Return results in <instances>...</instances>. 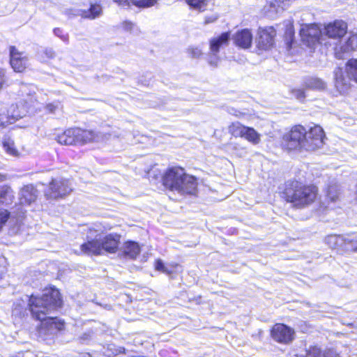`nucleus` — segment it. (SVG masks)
Listing matches in <instances>:
<instances>
[{"mask_svg": "<svg viewBox=\"0 0 357 357\" xmlns=\"http://www.w3.org/2000/svg\"><path fill=\"white\" fill-rule=\"evenodd\" d=\"M77 144H82L93 142L96 139V135L93 131L77 128Z\"/></svg>", "mask_w": 357, "mask_h": 357, "instance_id": "412c9836", "label": "nucleus"}, {"mask_svg": "<svg viewBox=\"0 0 357 357\" xmlns=\"http://www.w3.org/2000/svg\"><path fill=\"white\" fill-rule=\"evenodd\" d=\"M72 190L70 182L64 178L52 179L50 185L45 191V195L47 199H56L68 195Z\"/></svg>", "mask_w": 357, "mask_h": 357, "instance_id": "39448f33", "label": "nucleus"}, {"mask_svg": "<svg viewBox=\"0 0 357 357\" xmlns=\"http://www.w3.org/2000/svg\"><path fill=\"white\" fill-rule=\"evenodd\" d=\"M304 85L307 89L314 90H324L326 84L321 79L318 77H308L305 80Z\"/></svg>", "mask_w": 357, "mask_h": 357, "instance_id": "4be33fe9", "label": "nucleus"}, {"mask_svg": "<svg viewBox=\"0 0 357 357\" xmlns=\"http://www.w3.org/2000/svg\"><path fill=\"white\" fill-rule=\"evenodd\" d=\"M325 243L332 249L343 252L345 243V236L329 235L326 237Z\"/></svg>", "mask_w": 357, "mask_h": 357, "instance_id": "a211bd4d", "label": "nucleus"}, {"mask_svg": "<svg viewBox=\"0 0 357 357\" xmlns=\"http://www.w3.org/2000/svg\"><path fill=\"white\" fill-rule=\"evenodd\" d=\"M300 35L304 42L311 45L319 40L321 31L316 24H305L301 29Z\"/></svg>", "mask_w": 357, "mask_h": 357, "instance_id": "1a4fd4ad", "label": "nucleus"}, {"mask_svg": "<svg viewBox=\"0 0 357 357\" xmlns=\"http://www.w3.org/2000/svg\"><path fill=\"white\" fill-rule=\"evenodd\" d=\"M183 176L184 169L178 167L170 168L166 172L163 177V184L171 190L178 192V189H181V185L178 183H180L179 182Z\"/></svg>", "mask_w": 357, "mask_h": 357, "instance_id": "423d86ee", "label": "nucleus"}, {"mask_svg": "<svg viewBox=\"0 0 357 357\" xmlns=\"http://www.w3.org/2000/svg\"><path fill=\"white\" fill-rule=\"evenodd\" d=\"M155 268L157 271L165 273L167 275H169L172 272L169 271L165 266L163 261L161 259L156 260L155 263Z\"/></svg>", "mask_w": 357, "mask_h": 357, "instance_id": "c9c22d12", "label": "nucleus"}, {"mask_svg": "<svg viewBox=\"0 0 357 357\" xmlns=\"http://www.w3.org/2000/svg\"><path fill=\"white\" fill-rule=\"evenodd\" d=\"M134 24L131 22L125 21L122 23V27L125 31H131Z\"/></svg>", "mask_w": 357, "mask_h": 357, "instance_id": "a18cd8bd", "label": "nucleus"}, {"mask_svg": "<svg viewBox=\"0 0 357 357\" xmlns=\"http://www.w3.org/2000/svg\"><path fill=\"white\" fill-rule=\"evenodd\" d=\"M230 38V34L229 32L222 33L220 36L216 38H213L210 40V51L211 54L215 55L219 52L220 48L227 45Z\"/></svg>", "mask_w": 357, "mask_h": 357, "instance_id": "f3484780", "label": "nucleus"}, {"mask_svg": "<svg viewBox=\"0 0 357 357\" xmlns=\"http://www.w3.org/2000/svg\"><path fill=\"white\" fill-rule=\"evenodd\" d=\"M141 249L139 244L134 241H127L123 246V255L129 259H135L140 253Z\"/></svg>", "mask_w": 357, "mask_h": 357, "instance_id": "6ab92c4d", "label": "nucleus"}, {"mask_svg": "<svg viewBox=\"0 0 357 357\" xmlns=\"http://www.w3.org/2000/svg\"><path fill=\"white\" fill-rule=\"evenodd\" d=\"M347 25L342 20L335 21L325 27L326 34L329 38H340L344 36L347 32Z\"/></svg>", "mask_w": 357, "mask_h": 357, "instance_id": "9b49d317", "label": "nucleus"}, {"mask_svg": "<svg viewBox=\"0 0 357 357\" xmlns=\"http://www.w3.org/2000/svg\"><path fill=\"white\" fill-rule=\"evenodd\" d=\"M185 1L190 7L198 10L204 9L207 4V0H185Z\"/></svg>", "mask_w": 357, "mask_h": 357, "instance_id": "473e14b6", "label": "nucleus"}, {"mask_svg": "<svg viewBox=\"0 0 357 357\" xmlns=\"http://www.w3.org/2000/svg\"><path fill=\"white\" fill-rule=\"evenodd\" d=\"M208 62L211 66L217 67L219 62V57L217 56V54L213 55L210 51Z\"/></svg>", "mask_w": 357, "mask_h": 357, "instance_id": "58836bf2", "label": "nucleus"}, {"mask_svg": "<svg viewBox=\"0 0 357 357\" xmlns=\"http://www.w3.org/2000/svg\"><path fill=\"white\" fill-rule=\"evenodd\" d=\"M22 226V220L20 218H10L9 220V234L15 235L20 233Z\"/></svg>", "mask_w": 357, "mask_h": 357, "instance_id": "c756f323", "label": "nucleus"}, {"mask_svg": "<svg viewBox=\"0 0 357 357\" xmlns=\"http://www.w3.org/2000/svg\"><path fill=\"white\" fill-rule=\"evenodd\" d=\"M271 334L275 341L288 344L294 340V331L283 324H276L273 326Z\"/></svg>", "mask_w": 357, "mask_h": 357, "instance_id": "0eeeda50", "label": "nucleus"}, {"mask_svg": "<svg viewBox=\"0 0 357 357\" xmlns=\"http://www.w3.org/2000/svg\"><path fill=\"white\" fill-rule=\"evenodd\" d=\"M8 123H11L10 119L8 116H6L3 114H0V131L4 127H6Z\"/></svg>", "mask_w": 357, "mask_h": 357, "instance_id": "a19ab883", "label": "nucleus"}, {"mask_svg": "<svg viewBox=\"0 0 357 357\" xmlns=\"http://www.w3.org/2000/svg\"><path fill=\"white\" fill-rule=\"evenodd\" d=\"M120 238L119 234L103 236L101 231L91 228L86 234V242L80 246V251L86 255H101L103 252L114 253L117 251Z\"/></svg>", "mask_w": 357, "mask_h": 357, "instance_id": "7ed1b4c3", "label": "nucleus"}, {"mask_svg": "<svg viewBox=\"0 0 357 357\" xmlns=\"http://www.w3.org/2000/svg\"><path fill=\"white\" fill-rule=\"evenodd\" d=\"M114 2L118 3L119 6L123 7L130 6L131 1L130 0H113Z\"/></svg>", "mask_w": 357, "mask_h": 357, "instance_id": "49530a36", "label": "nucleus"}, {"mask_svg": "<svg viewBox=\"0 0 357 357\" xmlns=\"http://www.w3.org/2000/svg\"><path fill=\"white\" fill-rule=\"evenodd\" d=\"M347 74L357 82V59H350L346 65Z\"/></svg>", "mask_w": 357, "mask_h": 357, "instance_id": "bb28decb", "label": "nucleus"}, {"mask_svg": "<svg viewBox=\"0 0 357 357\" xmlns=\"http://www.w3.org/2000/svg\"><path fill=\"white\" fill-rule=\"evenodd\" d=\"M325 133L319 126H314L308 130L302 126H295L284 135L283 146L289 150L314 151L323 147Z\"/></svg>", "mask_w": 357, "mask_h": 357, "instance_id": "f03ea898", "label": "nucleus"}, {"mask_svg": "<svg viewBox=\"0 0 357 357\" xmlns=\"http://www.w3.org/2000/svg\"><path fill=\"white\" fill-rule=\"evenodd\" d=\"M13 197V190L10 187L3 185L0 188V203L4 204L8 201H11Z\"/></svg>", "mask_w": 357, "mask_h": 357, "instance_id": "c85d7f7f", "label": "nucleus"}, {"mask_svg": "<svg viewBox=\"0 0 357 357\" xmlns=\"http://www.w3.org/2000/svg\"><path fill=\"white\" fill-rule=\"evenodd\" d=\"M326 357H340L339 355L333 353H328Z\"/></svg>", "mask_w": 357, "mask_h": 357, "instance_id": "3c124183", "label": "nucleus"}, {"mask_svg": "<svg viewBox=\"0 0 357 357\" xmlns=\"http://www.w3.org/2000/svg\"><path fill=\"white\" fill-rule=\"evenodd\" d=\"M43 53L46 56V57L47 59H52L55 56V53L53 51L52 49L51 48H49V49H45L44 51H43Z\"/></svg>", "mask_w": 357, "mask_h": 357, "instance_id": "c03bdc74", "label": "nucleus"}, {"mask_svg": "<svg viewBox=\"0 0 357 357\" xmlns=\"http://www.w3.org/2000/svg\"><path fill=\"white\" fill-rule=\"evenodd\" d=\"M291 357H305V356H304V354H295L292 355Z\"/></svg>", "mask_w": 357, "mask_h": 357, "instance_id": "864d4df0", "label": "nucleus"}, {"mask_svg": "<svg viewBox=\"0 0 357 357\" xmlns=\"http://www.w3.org/2000/svg\"><path fill=\"white\" fill-rule=\"evenodd\" d=\"M234 43L243 49H248L251 47L252 43V34L248 29L237 31L233 36Z\"/></svg>", "mask_w": 357, "mask_h": 357, "instance_id": "f8f14e48", "label": "nucleus"}, {"mask_svg": "<svg viewBox=\"0 0 357 357\" xmlns=\"http://www.w3.org/2000/svg\"><path fill=\"white\" fill-rule=\"evenodd\" d=\"M8 78L6 75V70L0 68V91L7 84Z\"/></svg>", "mask_w": 357, "mask_h": 357, "instance_id": "4c0bfd02", "label": "nucleus"}, {"mask_svg": "<svg viewBox=\"0 0 357 357\" xmlns=\"http://www.w3.org/2000/svg\"><path fill=\"white\" fill-rule=\"evenodd\" d=\"M328 197H329L332 201H335V198H336V197H335V196H332V195H331V194H330V193L328 194Z\"/></svg>", "mask_w": 357, "mask_h": 357, "instance_id": "5fc2aeb1", "label": "nucleus"}, {"mask_svg": "<svg viewBox=\"0 0 357 357\" xmlns=\"http://www.w3.org/2000/svg\"><path fill=\"white\" fill-rule=\"evenodd\" d=\"M304 356L305 357H322L321 349L317 347L310 348Z\"/></svg>", "mask_w": 357, "mask_h": 357, "instance_id": "72a5a7b5", "label": "nucleus"}, {"mask_svg": "<svg viewBox=\"0 0 357 357\" xmlns=\"http://www.w3.org/2000/svg\"><path fill=\"white\" fill-rule=\"evenodd\" d=\"M335 86L337 89V90L340 93H347L351 86L350 81L351 77L347 75V76L344 75V72L342 71V69L340 68H337L335 72Z\"/></svg>", "mask_w": 357, "mask_h": 357, "instance_id": "ddd939ff", "label": "nucleus"}, {"mask_svg": "<svg viewBox=\"0 0 357 357\" xmlns=\"http://www.w3.org/2000/svg\"><path fill=\"white\" fill-rule=\"evenodd\" d=\"M3 146L8 153L13 156H17L19 155L18 151L15 149L13 140L10 137H4L3 139Z\"/></svg>", "mask_w": 357, "mask_h": 357, "instance_id": "cd10ccee", "label": "nucleus"}, {"mask_svg": "<svg viewBox=\"0 0 357 357\" xmlns=\"http://www.w3.org/2000/svg\"><path fill=\"white\" fill-rule=\"evenodd\" d=\"M247 126L242 125L238 121L232 123L229 126V132L234 137H243L244 132L246 131Z\"/></svg>", "mask_w": 357, "mask_h": 357, "instance_id": "a878e982", "label": "nucleus"}, {"mask_svg": "<svg viewBox=\"0 0 357 357\" xmlns=\"http://www.w3.org/2000/svg\"><path fill=\"white\" fill-rule=\"evenodd\" d=\"M61 304L62 300L59 290L52 287L44 289L40 296L31 295L29 300V306L33 317L40 320L42 327L47 328L51 333L63 328V321L56 317L47 316L60 307Z\"/></svg>", "mask_w": 357, "mask_h": 357, "instance_id": "f257e3e1", "label": "nucleus"}, {"mask_svg": "<svg viewBox=\"0 0 357 357\" xmlns=\"http://www.w3.org/2000/svg\"><path fill=\"white\" fill-rule=\"evenodd\" d=\"M102 12V8L100 5L93 4L91 5L90 8L87 10H80V15L82 17L89 18V19H95L98 17Z\"/></svg>", "mask_w": 357, "mask_h": 357, "instance_id": "b1692460", "label": "nucleus"}, {"mask_svg": "<svg viewBox=\"0 0 357 357\" xmlns=\"http://www.w3.org/2000/svg\"><path fill=\"white\" fill-rule=\"evenodd\" d=\"M188 52L192 58H199L202 54V50L198 47H190L188 49Z\"/></svg>", "mask_w": 357, "mask_h": 357, "instance_id": "e433bc0d", "label": "nucleus"}, {"mask_svg": "<svg viewBox=\"0 0 357 357\" xmlns=\"http://www.w3.org/2000/svg\"><path fill=\"white\" fill-rule=\"evenodd\" d=\"M283 198L295 207L303 208L315 200L317 189L313 185H306L297 181H289L285 183Z\"/></svg>", "mask_w": 357, "mask_h": 357, "instance_id": "20e7f679", "label": "nucleus"}, {"mask_svg": "<svg viewBox=\"0 0 357 357\" xmlns=\"http://www.w3.org/2000/svg\"><path fill=\"white\" fill-rule=\"evenodd\" d=\"M178 183L181 189H178V192L181 194H193L197 188V182L195 177L187 174L184 172V176H182L181 181Z\"/></svg>", "mask_w": 357, "mask_h": 357, "instance_id": "4468645a", "label": "nucleus"}, {"mask_svg": "<svg viewBox=\"0 0 357 357\" xmlns=\"http://www.w3.org/2000/svg\"><path fill=\"white\" fill-rule=\"evenodd\" d=\"M357 47V36L356 35L351 36L347 40L345 45L341 48L344 52L353 51Z\"/></svg>", "mask_w": 357, "mask_h": 357, "instance_id": "7c9ffc66", "label": "nucleus"}, {"mask_svg": "<svg viewBox=\"0 0 357 357\" xmlns=\"http://www.w3.org/2000/svg\"><path fill=\"white\" fill-rule=\"evenodd\" d=\"M77 128H71L66 130L62 134L58 135L57 142L63 145H77Z\"/></svg>", "mask_w": 357, "mask_h": 357, "instance_id": "dca6fc26", "label": "nucleus"}, {"mask_svg": "<svg viewBox=\"0 0 357 357\" xmlns=\"http://www.w3.org/2000/svg\"><path fill=\"white\" fill-rule=\"evenodd\" d=\"M283 0H266V5L264 7L265 13L269 17H273L277 13L282 10V4Z\"/></svg>", "mask_w": 357, "mask_h": 357, "instance_id": "aec40b11", "label": "nucleus"}, {"mask_svg": "<svg viewBox=\"0 0 357 357\" xmlns=\"http://www.w3.org/2000/svg\"><path fill=\"white\" fill-rule=\"evenodd\" d=\"M79 357H91L89 353H82L79 354Z\"/></svg>", "mask_w": 357, "mask_h": 357, "instance_id": "8fccbe9b", "label": "nucleus"}, {"mask_svg": "<svg viewBox=\"0 0 357 357\" xmlns=\"http://www.w3.org/2000/svg\"><path fill=\"white\" fill-rule=\"evenodd\" d=\"M6 179V176L2 174H0V183L3 182Z\"/></svg>", "mask_w": 357, "mask_h": 357, "instance_id": "603ef678", "label": "nucleus"}, {"mask_svg": "<svg viewBox=\"0 0 357 357\" xmlns=\"http://www.w3.org/2000/svg\"><path fill=\"white\" fill-rule=\"evenodd\" d=\"M357 252V236L345 235V243L343 252Z\"/></svg>", "mask_w": 357, "mask_h": 357, "instance_id": "5701e85b", "label": "nucleus"}, {"mask_svg": "<svg viewBox=\"0 0 357 357\" xmlns=\"http://www.w3.org/2000/svg\"><path fill=\"white\" fill-rule=\"evenodd\" d=\"M37 197L38 191L31 185L24 186L20 192V199L22 204H30L36 199Z\"/></svg>", "mask_w": 357, "mask_h": 357, "instance_id": "2eb2a0df", "label": "nucleus"}, {"mask_svg": "<svg viewBox=\"0 0 357 357\" xmlns=\"http://www.w3.org/2000/svg\"><path fill=\"white\" fill-rule=\"evenodd\" d=\"M58 104L50 103L47 105L46 109L49 111L50 113H54L58 108Z\"/></svg>", "mask_w": 357, "mask_h": 357, "instance_id": "de8ad7c7", "label": "nucleus"}, {"mask_svg": "<svg viewBox=\"0 0 357 357\" xmlns=\"http://www.w3.org/2000/svg\"><path fill=\"white\" fill-rule=\"evenodd\" d=\"M246 131L244 132L243 137L252 143V144H258L261 141V135L259 134L254 128L247 127Z\"/></svg>", "mask_w": 357, "mask_h": 357, "instance_id": "393cba45", "label": "nucleus"}, {"mask_svg": "<svg viewBox=\"0 0 357 357\" xmlns=\"http://www.w3.org/2000/svg\"><path fill=\"white\" fill-rule=\"evenodd\" d=\"M294 96L296 97L297 99L301 100L305 98V91L303 89H295L293 91Z\"/></svg>", "mask_w": 357, "mask_h": 357, "instance_id": "37998d69", "label": "nucleus"}, {"mask_svg": "<svg viewBox=\"0 0 357 357\" xmlns=\"http://www.w3.org/2000/svg\"><path fill=\"white\" fill-rule=\"evenodd\" d=\"M131 3L139 8H148L153 6L157 0H130Z\"/></svg>", "mask_w": 357, "mask_h": 357, "instance_id": "2f4dec72", "label": "nucleus"}, {"mask_svg": "<svg viewBox=\"0 0 357 357\" xmlns=\"http://www.w3.org/2000/svg\"><path fill=\"white\" fill-rule=\"evenodd\" d=\"M269 29L270 31L268 30H261L258 33L256 43L259 50H267L273 45L275 32L273 28H270Z\"/></svg>", "mask_w": 357, "mask_h": 357, "instance_id": "9d476101", "label": "nucleus"}, {"mask_svg": "<svg viewBox=\"0 0 357 357\" xmlns=\"http://www.w3.org/2000/svg\"><path fill=\"white\" fill-rule=\"evenodd\" d=\"M125 351H126L125 348H121V349L119 351L120 353H125Z\"/></svg>", "mask_w": 357, "mask_h": 357, "instance_id": "6e6d98bb", "label": "nucleus"}, {"mask_svg": "<svg viewBox=\"0 0 357 357\" xmlns=\"http://www.w3.org/2000/svg\"><path fill=\"white\" fill-rule=\"evenodd\" d=\"M10 213L5 209H0V231L5 225L6 222L8 221Z\"/></svg>", "mask_w": 357, "mask_h": 357, "instance_id": "f704fd0d", "label": "nucleus"}, {"mask_svg": "<svg viewBox=\"0 0 357 357\" xmlns=\"http://www.w3.org/2000/svg\"><path fill=\"white\" fill-rule=\"evenodd\" d=\"M54 33L59 37L63 41L68 42V36L66 34L63 33V31L59 28H56L54 29Z\"/></svg>", "mask_w": 357, "mask_h": 357, "instance_id": "ea45409f", "label": "nucleus"}, {"mask_svg": "<svg viewBox=\"0 0 357 357\" xmlns=\"http://www.w3.org/2000/svg\"><path fill=\"white\" fill-rule=\"evenodd\" d=\"M92 332L91 331H88V332H86L84 333H83L80 337H79V340L80 341L82 342V343H87L89 340H91L92 338Z\"/></svg>", "mask_w": 357, "mask_h": 357, "instance_id": "79ce46f5", "label": "nucleus"}, {"mask_svg": "<svg viewBox=\"0 0 357 357\" xmlns=\"http://www.w3.org/2000/svg\"><path fill=\"white\" fill-rule=\"evenodd\" d=\"M10 66L15 72L21 73L26 68L28 61L26 56L14 46L10 47Z\"/></svg>", "mask_w": 357, "mask_h": 357, "instance_id": "6e6552de", "label": "nucleus"}, {"mask_svg": "<svg viewBox=\"0 0 357 357\" xmlns=\"http://www.w3.org/2000/svg\"><path fill=\"white\" fill-rule=\"evenodd\" d=\"M285 34L289 36L290 38L294 36L293 26L291 24H289L287 26Z\"/></svg>", "mask_w": 357, "mask_h": 357, "instance_id": "09e8293b", "label": "nucleus"}]
</instances>
